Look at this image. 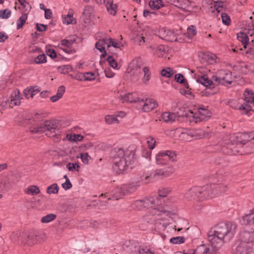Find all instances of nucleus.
Returning <instances> with one entry per match:
<instances>
[{"instance_id": "obj_1", "label": "nucleus", "mask_w": 254, "mask_h": 254, "mask_svg": "<svg viewBox=\"0 0 254 254\" xmlns=\"http://www.w3.org/2000/svg\"><path fill=\"white\" fill-rule=\"evenodd\" d=\"M159 201L157 197H147L143 200L134 201L131 205L133 209L142 210L143 208H150L149 214L145 215L142 221L144 224L154 223L159 230H164L169 224L168 212L159 210L156 207L155 201Z\"/></svg>"}, {"instance_id": "obj_2", "label": "nucleus", "mask_w": 254, "mask_h": 254, "mask_svg": "<svg viewBox=\"0 0 254 254\" xmlns=\"http://www.w3.org/2000/svg\"><path fill=\"white\" fill-rule=\"evenodd\" d=\"M237 230L236 224L228 221L215 225L208 233V241L215 248L224 242H229L234 237Z\"/></svg>"}, {"instance_id": "obj_3", "label": "nucleus", "mask_w": 254, "mask_h": 254, "mask_svg": "<svg viewBox=\"0 0 254 254\" xmlns=\"http://www.w3.org/2000/svg\"><path fill=\"white\" fill-rule=\"evenodd\" d=\"M134 153L128 149L116 147L112 151L113 168L117 174H122L132 168Z\"/></svg>"}, {"instance_id": "obj_4", "label": "nucleus", "mask_w": 254, "mask_h": 254, "mask_svg": "<svg viewBox=\"0 0 254 254\" xmlns=\"http://www.w3.org/2000/svg\"><path fill=\"white\" fill-rule=\"evenodd\" d=\"M226 190V186L220 184L206 185L201 187L195 186L188 190L184 196L190 200L196 198H212L225 192Z\"/></svg>"}, {"instance_id": "obj_5", "label": "nucleus", "mask_w": 254, "mask_h": 254, "mask_svg": "<svg viewBox=\"0 0 254 254\" xmlns=\"http://www.w3.org/2000/svg\"><path fill=\"white\" fill-rule=\"evenodd\" d=\"M253 242H254V228L242 231L238 241L232 247V254H252Z\"/></svg>"}, {"instance_id": "obj_6", "label": "nucleus", "mask_w": 254, "mask_h": 254, "mask_svg": "<svg viewBox=\"0 0 254 254\" xmlns=\"http://www.w3.org/2000/svg\"><path fill=\"white\" fill-rule=\"evenodd\" d=\"M32 133L46 132V135L50 137H56L60 139L61 131L58 127V124L55 121H46L40 125H35L30 128Z\"/></svg>"}, {"instance_id": "obj_7", "label": "nucleus", "mask_w": 254, "mask_h": 254, "mask_svg": "<svg viewBox=\"0 0 254 254\" xmlns=\"http://www.w3.org/2000/svg\"><path fill=\"white\" fill-rule=\"evenodd\" d=\"M122 46L121 42L115 40L111 38H107L101 39L96 42V48L102 54L100 56L101 59L105 58L107 55L106 49L113 55L115 54V52L111 51V48L120 49Z\"/></svg>"}, {"instance_id": "obj_8", "label": "nucleus", "mask_w": 254, "mask_h": 254, "mask_svg": "<svg viewBox=\"0 0 254 254\" xmlns=\"http://www.w3.org/2000/svg\"><path fill=\"white\" fill-rule=\"evenodd\" d=\"M141 184H143L141 177L140 178L133 179L128 184L124 185L121 188L115 189L113 192V198L118 200L126 194L133 192Z\"/></svg>"}, {"instance_id": "obj_9", "label": "nucleus", "mask_w": 254, "mask_h": 254, "mask_svg": "<svg viewBox=\"0 0 254 254\" xmlns=\"http://www.w3.org/2000/svg\"><path fill=\"white\" fill-rule=\"evenodd\" d=\"M34 235L32 234L28 235L24 232L20 231L13 232L10 235V239L14 243L31 245L34 243Z\"/></svg>"}, {"instance_id": "obj_10", "label": "nucleus", "mask_w": 254, "mask_h": 254, "mask_svg": "<svg viewBox=\"0 0 254 254\" xmlns=\"http://www.w3.org/2000/svg\"><path fill=\"white\" fill-rule=\"evenodd\" d=\"M21 96L18 90L13 91L11 94L10 100L7 97H3L0 100V108L3 109L6 108L8 105L12 107L13 106H17L20 105Z\"/></svg>"}, {"instance_id": "obj_11", "label": "nucleus", "mask_w": 254, "mask_h": 254, "mask_svg": "<svg viewBox=\"0 0 254 254\" xmlns=\"http://www.w3.org/2000/svg\"><path fill=\"white\" fill-rule=\"evenodd\" d=\"M176 158V154L174 151L171 150L161 151L156 154L155 161L157 164L164 165L167 164L169 161H175Z\"/></svg>"}, {"instance_id": "obj_12", "label": "nucleus", "mask_w": 254, "mask_h": 254, "mask_svg": "<svg viewBox=\"0 0 254 254\" xmlns=\"http://www.w3.org/2000/svg\"><path fill=\"white\" fill-rule=\"evenodd\" d=\"M213 80L223 85L230 84L232 82V73L228 70L220 69L212 77Z\"/></svg>"}, {"instance_id": "obj_13", "label": "nucleus", "mask_w": 254, "mask_h": 254, "mask_svg": "<svg viewBox=\"0 0 254 254\" xmlns=\"http://www.w3.org/2000/svg\"><path fill=\"white\" fill-rule=\"evenodd\" d=\"M240 140H236L233 142L231 141V143L226 142L225 144H220V149L222 152L226 154L230 155H234L237 154L239 152L238 147L237 146L235 145V143L240 142Z\"/></svg>"}, {"instance_id": "obj_14", "label": "nucleus", "mask_w": 254, "mask_h": 254, "mask_svg": "<svg viewBox=\"0 0 254 254\" xmlns=\"http://www.w3.org/2000/svg\"><path fill=\"white\" fill-rule=\"evenodd\" d=\"M170 191V190L169 189L164 188L159 190L158 195L151 196V197H157L158 199L159 200L158 202H157V201H155L156 207L157 209L159 210H162L163 211H165L166 212V211L162 207V205H163L164 201V197L167 196ZM167 212L169 213L168 218L169 219V222L170 223L171 213L169 211H167Z\"/></svg>"}, {"instance_id": "obj_15", "label": "nucleus", "mask_w": 254, "mask_h": 254, "mask_svg": "<svg viewBox=\"0 0 254 254\" xmlns=\"http://www.w3.org/2000/svg\"><path fill=\"white\" fill-rule=\"evenodd\" d=\"M169 3L184 10L190 11L193 7L192 2L190 0H166Z\"/></svg>"}, {"instance_id": "obj_16", "label": "nucleus", "mask_w": 254, "mask_h": 254, "mask_svg": "<svg viewBox=\"0 0 254 254\" xmlns=\"http://www.w3.org/2000/svg\"><path fill=\"white\" fill-rule=\"evenodd\" d=\"M192 117L195 122H201L206 120L211 116V113L205 108H199L195 113L192 112Z\"/></svg>"}, {"instance_id": "obj_17", "label": "nucleus", "mask_w": 254, "mask_h": 254, "mask_svg": "<svg viewBox=\"0 0 254 254\" xmlns=\"http://www.w3.org/2000/svg\"><path fill=\"white\" fill-rule=\"evenodd\" d=\"M75 41V40L63 39L59 42L58 47L67 54H73L75 50L72 48V45Z\"/></svg>"}, {"instance_id": "obj_18", "label": "nucleus", "mask_w": 254, "mask_h": 254, "mask_svg": "<svg viewBox=\"0 0 254 254\" xmlns=\"http://www.w3.org/2000/svg\"><path fill=\"white\" fill-rule=\"evenodd\" d=\"M159 37L165 41L173 42L176 40L174 33L166 28H160L158 31Z\"/></svg>"}, {"instance_id": "obj_19", "label": "nucleus", "mask_w": 254, "mask_h": 254, "mask_svg": "<svg viewBox=\"0 0 254 254\" xmlns=\"http://www.w3.org/2000/svg\"><path fill=\"white\" fill-rule=\"evenodd\" d=\"M162 171L160 169L156 170L151 172L149 175L141 177V181L143 184H147L151 182L159 180L162 176Z\"/></svg>"}, {"instance_id": "obj_20", "label": "nucleus", "mask_w": 254, "mask_h": 254, "mask_svg": "<svg viewBox=\"0 0 254 254\" xmlns=\"http://www.w3.org/2000/svg\"><path fill=\"white\" fill-rule=\"evenodd\" d=\"M138 103L142 106V111L145 112L153 110L157 106L156 102L152 99H146L145 100L140 99Z\"/></svg>"}, {"instance_id": "obj_21", "label": "nucleus", "mask_w": 254, "mask_h": 254, "mask_svg": "<svg viewBox=\"0 0 254 254\" xmlns=\"http://www.w3.org/2000/svg\"><path fill=\"white\" fill-rule=\"evenodd\" d=\"M94 7L91 5H86L82 13V18L85 23H89L91 21Z\"/></svg>"}, {"instance_id": "obj_22", "label": "nucleus", "mask_w": 254, "mask_h": 254, "mask_svg": "<svg viewBox=\"0 0 254 254\" xmlns=\"http://www.w3.org/2000/svg\"><path fill=\"white\" fill-rule=\"evenodd\" d=\"M240 222L243 225L254 224V208L250 210L248 213L244 215Z\"/></svg>"}, {"instance_id": "obj_23", "label": "nucleus", "mask_w": 254, "mask_h": 254, "mask_svg": "<svg viewBox=\"0 0 254 254\" xmlns=\"http://www.w3.org/2000/svg\"><path fill=\"white\" fill-rule=\"evenodd\" d=\"M196 81L203 85L207 88L211 89L214 87L213 81L210 80L207 76L205 74L198 75L197 77H196Z\"/></svg>"}, {"instance_id": "obj_24", "label": "nucleus", "mask_w": 254, "mask_h": 254, "mask_svg": "<svg viewBox=\"0 0 254 254\" xmlns=\"http://www.w3.org/2000/svg\"><path fill=\"white\" fill-rule=\"evenodd\" d=\"M139 98L137 97V95L135 93H128L124 95L121 96V100L122 102H129V103H133V102H139Z\"/></svg>"}, {"instance_id": "obj_25", "label": "nucleus", "mask_w": 254, "mask_h": 254, "mask_svg": "<svg viewBox=\"0 0 254 254\" xmlns=\"http://www.w3.org/2000/svg\"><path fill=\"white\" fill-rule=\"evenodd\" d=\"M150 48L152 49L153 53L159 57L165 58V54L167 52V47L164 45H159L157 46H151Z\"/></svg>"}, {"instance_id": "obj_26", "label": "nucleus", "mask_w": 254, "mask_h": 254, "mask_svg": "<svg viewBox=\"0 0 254 254\" xmlns=\"http://www.w3.org/2000/svg\"><path fill=\"white\" fill-rule=\"evenodd\" d=\"M237 37L238 40L242 43L244 49H247L251 40L247 34L245 32H239L237 34Z\"/></svg>"}, {"instance_id": "obj_27", "label": "nucleus", "mask_w": 254, "mask_h": 254, "mask_svg": "<svg viewBox=\"0 0 254 254\" xmlns=\"http://www.w3.org/2000/svg\"><path fill=\"white\" fill-rule=\"evenodd\" d=\"M203 62H205L208 64H212L216 63V56L210 53H202L199 56Z\"/></svg>"}, {"instance_id": "obj_28", "label": "nucleus", "mask_w": 254, "mask_h": 254, "mask_svg": "<svg viewBox=\"0 0 254 254\" xmlns=\"http://www.w3.org/2000/svg\"><path fill=\"white\" fill-rule=\"evenodd\" d=\"M178 117L177 114L166 112L162 113L161 115V120L166 123H173Z\"/></svg>"}, {"instance_id": "obj_29", "label": "nucleus", "mask_w": 254, "mask_h": 254, "mask_svg": "<svg viewBox=\"0 0 254 254\" xmlns=\"http://www.w3.org/2000/svg\"><path fill=\"white\" fill-rule=\"evenodd\" d=\"M108 12L111 15H115L117 10V5L113 3V0H104Z\"/></svg>"}, {"instance_id": "obj_30", "label": "nucleus", "mask_w": 254, "mask_h": 254, "mask_svg": "<svg viewBox=\"0 0 254 254\" xmlns=\"http://www.w3.org/2000/svg\"><path fill=\"white\" fill-rule=\"evenodd\" d=\"M190 135L192 137V139H199L208 136V133L205 132L201 128L190 130Z\"/></svg>"}, {"instance_id": "obj_31", "label": "nucleus", "mask_w": 254, "mask_h": 254, "mask_svg": "<svg viewBox=\"0 0 254 254\" xmlns=\"http://www.w3.org/2000/svg\"><path fill=\"white\" fill-rule=\"evenodd\" d=\"M73 14L74 11L72 9L70 8L69 9L68 14L66 15L63 16V22L64 24L66 25H69L73 23V21H74V23H76V21L73 18Z\"/></svg>"}, {"instance_id": "obj_32", "label": "nucleus", "mask_w": 254, "mask_h": 254, "mask_svg": "<svg viewBox=\"0 0 254 254\" xmlns=\"http://www.w3.org/2000/svg\"><path fill=\"white\" fill-rule=\"evenodd\" d=\"M11 185L7 179L0 181V198L2 197V193L5 192L10 189Z\"/></svg>"}, {"instance_id": "obj_33", "label": "nucleus", "mask_w": 254, "mask_h": 254, "mask_svg": "<svg viewBox=\"0 0 254 254\" xmlns=\"http://www.w3.org/2000/svg\"><path fill=\"white\" fill-rule=\"evenodd\" d=\"M150 248L146 245H141L138 248L132 246L130 248V252L139 254H147Z\"/></svg>"}, {"instance_id": "obj_34", "label": "nucleus", "mask_w": 254, "mask_h": 254, "mask_svg": "<svg viewBox=\"0 0 254 254\" xmlns=\"http://www.w3.org/2000/svg\"><path fill=\"white\" fill-rule=\"evenodd\" d=\"M243 97L244 100L247 103H254V92L252 90L247 89L243 94Z\"/></svg>"}, {"instance_id": "obj_35", "label": "nucleus", "mask_w": 254, "mask_h": 254, "mask_svg": "<svg viewBox=\"0 0 254 254\" xmlns=\"http://www.w3.org/2000/svg\"><path fill=\"white\" fill-rule=\"evenodd\" d=\"M194 254H212L209 247L205 245H201L194 250Z\"/></svg>"}, {"instance_id": "obj_36", "label": "nucleus", "mask_w": 254, "mask_h": 254, "mask_svg": "<svg viewBox=\"0 0 254 254\" xmlns=\"http://www.w3.org/2000/svg\"><path fill=\"white\" fill-rule=\"evenodd\" d=\"M65 92V87L64 86H61L58 88L57 93L56 95L50 97V100L52 102H55L60 99L63 96Z\"/></svg>"}, {"instance_id": "obj_37", "label": "nucleus", "mask_w": 254, "mask_h": 254, "mask_svg": "<svg viewBox=\"0 0 254 254\" xmlns=\"http://www.w3.org/2000/svg\"><path fill=\"white\" fill-rule=\"evenodd\" d=\"M149 5L152 9L157 10L164 6L162 0H150Z\"/></svg>"}, {"instance_id": "obj_38", "label": "nucleus", "mask_w": 254, "mask_h": 254, "mask_svg": "<svg viewBox=\"0 0 254 254\" xmlns=\"http://www.w3.org/2000/svg\"><path fill=\"white\" fill-rule=\"evenodd\" d=\"M40 190L39 188L35 185H31L29 186L25 190V192L29 195H35L40 193Z\"/></svg>"}, {"instance_id": "obj_39", "label": "nucleus", "mask_w": 254, "mask_h": 254, "mask_svg": "<svg viewBox=\"0 0 254 254\" xmlns=\"http://www.w3.org/2000/svg\"><path fill=\"white\" fill-rule=\"evenodd\" d=\"M184 86L185 89L181 90V94L190 99H193L194 97V95L190 91V89L189 88V85L188 83H185Z\"/></svg>"}, {"instance_id": "obj_40", "label": "nucleus", "mask_w": 254, "mask_h": 254, "mask_svg": "<svg viewBox=\"0 0 254 254\" xmlns=\"http://www.w3.org/2000/svg\"><path fill=\"white\" fill-rule=\"evenodd\" d=\"M142 70L144 73L142 81L144 84H147L150 79V72L149 71V68L146 66H144L142 68Z\"/></svg>"}, {"instance_id": "obj_41", "label": "nucleus", "mask_w": 254, "mask_h": 254, "mask_svg": "<svg viewBox=\"0 0 254 254\" xmlns=\"http://www.w3.org/2000/svg\"><path fill=\"white\" fill-rule=\"evenodd\" d=\"M56 215L50 213L42 217L41 221L43 223H48L54 220L56 218Z\"/></svg>"}, {"instance_id": "obj_42", "label": "nucleus", "mask_w": 254, "mask_h": 254, "mask_svg": "<svg viewBox=\"0 0 254 254\" xmlns=\"http://www.w3.org/2000/svg\"><path fill=\"white\" fill-rule=\"evenodd\" d=\"M105 122L108 124H118L119 121L115 115H107L105 118Z\"/></svg>"}, {"instance_id": "obj_43", "label": "nucleus", "mask_w": 254, "mask_h": 254, "mask_svg": "<svg viewBox=\"0 0 254 254\" xmlns=\"http://www.w3.org/2000/svg\"><path fill=\"white\" fill-rule=\"evenodd\" d=\"M59 190V187L57 184L54 183L47 188V193L49 194H56Z\"/></svg>"}, {"instance_id": "obj_44", "label": "nucleus", "mask_w": 254, "mask_h": 254, "mask_svg": "<svg viewBox=\"0 0 254 254\" xmlns=\"http://www.w3.org/2000/svg\"><path fill=\"white\" fill-rule=\"evenodd\" d=\"M190 134V130L181 132L179 136L180 139L185 141H190L192 139V137Z\"/></svg>"}, {"instance_id": "obj_45", "label": "nucleus", "mask_w": 254, "mask_h": 254, "mask_svg": "<svg viewBox=\"0 0 254 254\" xmlns=\"http://www.w3.org/2000/svg\"><path fill=\"white\" fill-rule=\"evenodd\" d=\"M66 138L69 141L76 142L81 140L83 137L80 134L70 133L66 135Z\"/></svg>"}, {"instance_id": "obj_46", "label": "nucleus", "mask_w": 254, "mask_h": 254, "mask_svg": "<svg viewBox=\"0 0 254 254\" xmlns=\"http://www.w3.org/2000/svg\"><path fill=\"white\" fill-rule=\"evenodd\" d=\"M27 17V14L26 13H24L23 14L22 16L18 18L16 22L17 29H20L23 26L24 24L25 23Z\"/></svg>"}, {"instance_id": "obj_47", "label": "nucleus", "mask_w": 254, "mask_h": 254, "mask_svg": "<svg viewBox=\"0 0 254 254\" xmlns=\"http://www.w3.org/2000/svg\"><path fill=\"white\" fill-rule=\"evenodd\" d=\"M107 61L108 62L109 64L114 69L117 70L119 69L117 62L112 56H109L108 57Z\"/></svg>"}, {"instance_id": "obj_48", "label": "nucleus", "mask_w": 254, "mask_h": 254, "mask_svg": "<svg viewBox=\"0 0 254 254\" xmlns=\"http://www.w3.org/2000/svg\"><path fill=\"white\" fill-rule=\"evenodd\" d=\"M196 30L194 26L190 25L187 28V31L186 35L190 39L192 38V37L196 35Z\"/></svg>"}, {"instance_id": "obj_49", "label": "nucleus", "mask_w": 254, "mask_h": 254, "mask_svg": "<svg viewBox=\"0 0 254 254\" xmlns=\"http://www.w3.org/2000/svg\"><path fill=\"white\" fill-rule=\"evenodd\" d=\"M78 158H80L83 163L84 164H88L91 160V157L87 153H80L79 156L78 157Z\"/></svg>"}, {"instance_id": "obj_50", "label": "nucleus", "mask_w": 254, "mask_h": 254, "mask_svg": "<svg viewBox=\"0 0 254 254\" xmlns=\"http://www.w3.org/2000/svg\"><path fill=\"white\" fill-rule=\"evenodd\" d=\"M34 62L36 64L45 63L47 62V57L45 54L40 55L35 58Z\"/></svg>"}, {"instance_id": "obj_51", "label": "nucleus", "mask_w": 254, "mask_h": 254, "mask_svg": "<svg viewBox=\"0 0 254 254\" xmlns=\"http://www.w3.org/2000/svg\"><path fill=\"white\" fill-rule=\"evenodd\" d=\"M66 168L67 169L71 172H74V171H79L80 169L79 165L76 163H68L66 165Z\"/></svg>"}, {"instance_id": "obj_52", "label": "nucleus", "mask_w": 254, "mask_h": 254, "mask_svg": "<svg viewBox=\"0 0 254 254\" xmlns=\"http://www.w3.org/2000/svg\"><path fill=\"white\" fill-rule=\"evenodd\" d=\"M146 141L150 149H153L156 146L155 139L151 136H148L146 138Z\"/></svg>"}, {"instance_id": "obj_53", "label": "nucleus", "mask_w": 254, "mask_h": 254, "mask_svg": "<svg viewBox=\"0 0 254 254\" xmlns=\"http://www.w3.org/2000/svg\"><path fill=\"white\" fill-rule=\"evenodd\" d=\"M245 32L247 34L248 36L251 38V39L253 38L252 37L253 36L254 37V25L252 24L248 25L247 28L245 29Z\"/></svg>"}, {"instance_id": "obj_54", "label": "nucleus", "mask_w": 254, "mask_h": 254, "mask_svg": "<svg viewBox=\"0 0 254 254\" xmlns=\"http://www.w3.org/2000/svg\"><path fill=\"white\" fill-rule=\"evenodd\" d=\"M11 14V10L9 9H5L0 10V18L1 19L8 18Z\"/></svg>"}, {"instance_id": "obj_55", "label": "nucleus", "mask_w": 254, "mask_h": 254, "mask_svg": "<svg viewBox=\"0 0 254 254\" xmlns=\"http://www.w3.org/2000/svg\"><path fill=\"white\" fill-rule=\"evenodd\" d=\"M160 170L163 173L162 174L163 177L169 176L174 171V169L172 167H168Z\"/></svg>"}, {"instance_id": "obj_56", "label": "nucleus", "mask_w": 254, "mask_h": 254, "mask_svg": "<svg viewBox=\"0 0 254 254\" xmlns=\"http://www.w3.org/2000/svg\"><path fill=\"white\" fill-rule=\"evenodd\" d=\"M170 242L174 244H180L185 242V239L183 237L181 236L173 237L170 239Z\"/></svg>"}, {"instance_id": "obj_57", "label": "nucleus", "mask_w": 254, "mask_h": 254, "mask_svg": "<svg viewBox=\"0 0 254 254\" xmlns=\"http://www.w3.org/2000/svg\"><path fill=\"white\" fill-rule=\"evenodd\" d=\"M161 74L163 76L171 77L173 74V72L170 68H166L161 70Z\"/></svg>"}, {"instance_id": "obj_58", "label": "nucleus", "mask_w": 254, "mask_h": 254, "mask_svg": "<svg viewBox=\"0 0 254 254\" xmlns=\"http://www.w3.org/2000/svg\"><path fill=\"white\" fill-rule=\"evenodd\" d=\"M221 18L222 22L226 25H229L231 20L229 16L226 13H222L221 14Z\"/></svg>"}, {"instance_id": "obj_59", "label": "nucleus", "mask_w": 254, "mask_h": 254, "mask_svg": "<svg viewBox=\"0 0 254 254\" xmlns=\"http://www.w3.org/2000/svg\"><path fill=\"white\" fill-rule=\"evenodd\" d=\"M239 109L241 110H243L244 114H247L249 111H251L252 109V107L249 104L246 103L241 105Z\"/></svg>"}, {"instance_id": "obj_60", "label": "nucleus", "mask_w": 254, "mask_h": 254, "mask_svg": "<svg viewBox=\"0 0 254 254\" xmlns=\"http://www.w3.org/2000/svg\"><path fill=\"white\" fill-rule=\"evenodd\" d=\"M95 78V74L93 72H86L84 73V80L91 81Z\"/></svg>"}, {"instance_id": "obj_61", "label": "nucleus", "mask_w": 254, "mask_h": 254, "mask_svg": "<svg viewBox=\"0 0 254 254\" xmlns=\"http://www.w3.org/2000/svg\"><path fill=\"white\" fill-rule=\"evenodd\" d=\"M247 49H248L246 52V53L253 55L254 57V43H252V42L251 41V43L248 45L247 47Z\"/></svg>"}, {"instance_id": "obj_62", "label": "nucleus", "mask_w": 254, "mask_h": 254, "mask_svg": "<svg viewBox=\"0 0 254 254\" xmlns=\"http://www.w3.org/2000/svg\"><path fill=\"white\" fill-rule=\"evenodd\" d=\"M24 94L25 96V97L27 99H29L30 98L33 97V93H32V89L31 88V87L30 88H27L25 89L24 91Z\"/></svg>"}, {"instance_id": "obj_63", "label": "nucleus", "mask_w": 254, "mask_h": 254, "mask_svg": "<svg viewBox=\"0 0 254 254\" xmlns=\"http://www.w3.org/2000/svg\"><path fill=\"white\" fill-rule=\"evenodd\" d=\"M175 80L177 82H179L180 83H183L184 85L185 84V83H187L185 79H184V77L183 75V74L181 73L177 74L175 75Z\"/></svg>"}, {"instance_id": "obj_64", "label": "nucleus", "mask_w": 254, "mask_h": 254, "mask_svg": "<svg viewBox=\"0 0 254 254\" xmlns=\"http://www.w3.org/2000/svg\"><path fill=\"white\" fill-rule=\"evenodd\" d=\"M62 186L65 190H68L72 188V184L70 180L67 179L64 183L62 184Z\"/></svg>"}]
</instances>
